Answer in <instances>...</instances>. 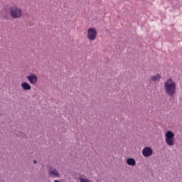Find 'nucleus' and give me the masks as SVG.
I'll return each mask as SVG.
<instances>
[{
  "instance_id": "1",
  "label": "nucleus",
  "mask_w": 182,
  "mask_h": 182,
  "mask_svg": "<svg viewBox=\"0 0 182 182\" xmlns=\"http://www.w3.org/2000/svg\"><path fill=\"white\" fill-rule=\"evenodd\" d=\"M165 93L173 97L177 93V84L171 78L167 79L164 83Z\"/></svg>"
},
{
  "instance_id": "2",
  "label": "nucleus",
  "mask_w": 182,
  "mask_h": 182,
  "mask_svg": "<svg viewBox=\"0 0 182 182\" xmlns=\"http://www.w3.org/2000/svg\"><path fill=\"white\" fill-rule=\"evenodd\" d=\"M9 12L11 18H13L14 19H18L19 18H21L23 14L22 9L16 6H11L10 8Z\"/></svg>"
},
{
  "instance_id": "3",
  "label": "nucleus",
  "mask_w": 182,
  "mask_h": 182,
  "mask_svg": "<svg viewBox=\"0 0 182 182\" xmlns=\"http://www.w3.org/2000/svg\"><path fill=\"white\" fill-rule=\"evenodd\" d=\"M175 136L176 135L171 131H168L165 134V141L167 146H174L176 143V139H174Z\"/></svg>"
},
{
  "instance_id": "4",
  "label": "nucleus",
  "mask_w": 182,
  "mask_h": 182,
  "mask_svg": "<svg viewBox=\"0 0 182 182\" xmlns=\"http://www.w3.org/2000/svg\"><path fill=\"white\" fill-rule=\"evenodd\" d=\"M87 38L89 41H95L97 38V30L96 28L91 27L87 31Z\"/></svg>"
},
{
  "instance_id": "5",
  "label": "nucleus",
  "mask_w": 182,
  "mask_h": 182,
  "mask_svg": "<svg viewBox=\"0 0 182 182\" xmlns=\"http://www.w3.org/2000/svg\"><path fill=\"white\" fill-rule=\"evenodd\" d=\"M144 157H150L153 154V149L150 146H146L142 150Z\"/></svg>"
},
{
  "instance_id": "6",
  "label": "nucleus",
  "mask_w": 182,
  "mask_h": 182,
  "mask_svg": "<svg viewBox=\"0 0 182 182\" xmlns=\"http://www.w3.org/2000/svg\"><path fill=\"white\" fill-rule=\"evenodd\" d=\"M27 80L31 85H35L38 82V76L35 74H30L27 75Z\"/></svg>"
},
{
  "instance_id": "7",
  "label": "nucleus",
  "mask_w": 182,
  "mask_h": 182,
  "mask_svg": "<svg viewBox=\"0 0 182 182\" xmlns=\"http://www.w3.org/2000/svg\"><path fill=\"white\" fill-rule=\"evenodd\" d=\"M0 15L4 18V19H8V16H9V11L8 10V7H4L1 11Z\"/></svg>"
},
{
  "instance_id": "8",
  "label": "nucleus",
  "mask_w": 182,
  "mask_h": 182,
  "mask_svg": "<svg viewBox=\"0 0 182 182\" xmlns=\"http://www.w3.org/2000/svg\"><path fill=\"white\" fill-rule=\"evenodd\" d=\"M21 87L23 89V90H31V85L26 82L21 83Z\"/></svg>"
},
{
  "instance_id": "9",
  "label": "nucleus",
  "mask_w": 182,
  "mask_h": 182,
  "mask_svg": "<svg viewBox=\"0 0 182 182\" xmlns=\"http://www.w3.org/2000/svg\"><path fill=\"white\" fill-rule=\"evenodd\" d=\"M127 164L128 166H136V160L133 158H129L127 159Z\"/></svg>"
},
{
  "instance_id": "10",
  "label": "nucleus",
  "mask_w": 182,
  "mask_h": 182,
  "mask_svg": "<svg viewBox=\"0 0 182 182\" xmlns=\"http://www.w3.org/2000/svg\"><path fill=\"white\" fill-rule=\"evenodd\" d=\"M49 174L52 177H59V172H58V170H56L55 168L51 170V171H49Z\"/></svg>"
},
{
  "instance_id": "11",
  "label": "nucleus",
  "mask_w": 182,
  "mask_h": 182,
  "mask_svg": "<svg viewBox=\"0 0 182 182\" xmlns=\"http://www.w3.org/2000/svg\"><path fill=\"white\" fill-rule=\"evenodd\" d=\"M160 79H161V75H160V74H156V75L151 77V80H152V82H159Z\"/></svg>"
},
{
  "instance_id": "12",
  "label": "nucleus",
  "mask_w": 182,
  "mask_h": 182,
  "mask_svg": "<svg viewBox=\"0 0 182 182\" xmlns=\"http://www.w3.org/2000/svg\"><path fill=\"white\" fill-rule=\"evenodd\" d=\"M33 163H35V164H36V161H33Z\"/></svg>"
}]
</instances>
